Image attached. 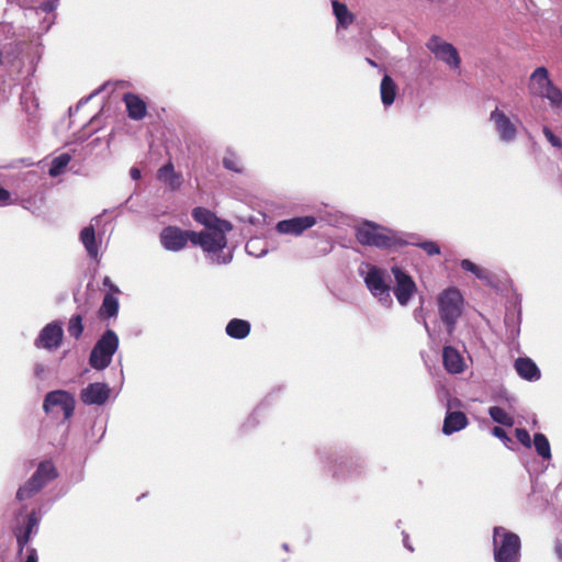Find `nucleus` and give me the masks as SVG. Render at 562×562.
Returning a JSON list of instances; mask_svg holds the SVG:
<instances>
[{
	"mask_svg": "<svg viewBox=\"0 0 562 562\" xmlns=\"http://www.w3.org/2000/svg\"><path fill=\"white\" fill-rule=\"evenodd\" d=\"M517 374L526 381L535 382L541 378V371L537 363L528 357H519L514 362Z\"/></svg>",
	"mask_w": 562,
	"mask_h": 562,
	"instance_id": "nucleus-19",
	"label": "nucleus"
},
{
	"mask_svg": "<svg viewBox=\"0 0 562 562\" xmlns=\"http://www.w3.org/2000/svg\"><path fill=\"white\" fill-rule=\"evenodd\" d=\"M403 246L412 245L423 249L428 256H435L440 254L439 245L429 239H422L416 234H411L407 238H403Z\"/></svg>",
	"mask_w": 562,
	"mask_h": 562,
	"instance_id": "nucleus-26",
	"label": "nucleus"
},
{
	"mask_svg": "<svg viewBox=\"0 0 562 562\" xmlns=\"http://www.w3.org/2000/svg\"><path fill=\"white\" fill-rule=\"evenodd\" d=\"M333 13L337 21V29H346L353 22V15L348 10L345 3L334 0L331 2Z\"/></svg>",
	"mask_w": 562,
	"mask_h": 562,
	"instance_id": "nucleus-27",
	"label": "nucleus"
},
{
	"mask_svg": "<svg viewBox=\"0 0 562 562\" xmlns=\"http://www.w3.org/2000/svg\"><path fill=\"white\" fill-rule=\"evenodd\" d=\"M282 547H283L284 550H288V544L286 543H283Z\"/></svg>",
	"mask_w": 562,
	"mask_h": 562,
	"instance_id": "nucleus-58",
	"label": "nucleus"
},
{
	"mask_svg": "<svg viewBox=\"0 0 562 562\" xmlns=\"http://www.w3.org/2000/svg\"><path fill=\"white\" fill-rule=\"evenodd\" d=\"M259 244L260 239L258 238L248 240L245 247L246 252L257 258L265 256L268 252V250L265 248L259 249Z\"/></svg>",
	"mask_w": 562,
	"mask_h": 562,
	"instance_id": "nucleus-39",
	"label": "nucleus"
},
{
	"mask_svg": "<svg viewBox=\"0 0 562 562\" xmlns=\"http://www.w3.org/2000/svg\"><path fill=\"white\" fill-rule=\"evenodd\" d=\"M532 446L535 447L537 454L541 457L543 460L551 459V446L544 434L536 432L533 435Z\"/></svg>",
	"mask_w": 562,
	"mask_h": 562,
	"instance_id": "nucleus-30",
	"label": "nucleus"
},
{
	"mask_svg": "<svg viewBox=\"0 0 562 562\" xmlns=\"http://www.w3.org/2000/svg\"><path fill=\"white\" fill-rule=\"evenodd\" d=\"M315 458L338 483H350L361 480L367 473V463L358 453H347L333 446L315 448Z\"/></svg>",
	"mask_w": 562,
	"mask_h": 562,
	"instance_id": "nucleus-2",
	"label": "nucleus"
},
{
	"mask_svg": "<svg viewBox=\"0 0 562 562\" xmlns=\"http://www.w3.org/2000/svg\"><path fill=\"white\" fill-rule=\"evenodd\" d=\"M413 316H414V318H415V321H416V322H418V323H423V318H425V317H424V308H423V304H422L419 307H417V308H415V310H414V312H413Z\"/></svg>",
	"mask_w": 562,
	"mask_h": 562,
	"instance_id": "nucleus-49",
	"label": "nucleus"
},
{
	"mask_svg": "<svg viewBox=\"0 0 562 562\" xmlns=\"http://www.w3.org/2000/svg\"><path fill=\"white\" fill-rule=\"evenodd\" d=\"M464 296L456 286L442 290L437 296L438 315L449 338H452L464 312Z\"/></svg>",
	"mask_w": 562,
	"mask_h": 562,
	"instance_id": "nucleus-4",
	"label": "nucleus"
},
{
	"mask_svg": "<svg viewBox=\"0 0 562 562\" xmlns=\"http://www.w3.org/2000/svg\"><path fill=\"white\" fill-rule=\"evenodd\" d=\"M554 553L557 558L562 561V543L558 540L554 544Z\"/></svg>",
	"mask_w": 562,
	"mask_h": 562,
	"instance_id": "nucleus-51",
	"label": "nucleus"
},
{
	"mask_svg": "<svg viewBox=\"0 0 562 562\" xmlns=\"http://www.w3.org/2000/svg\"><path fill=\"white\" fill-rule=\"evenodd\" d=\"M366 61H367L371 67L379 68V69H380V71H385V69H384L383 67H380V66L378 65V63H376L375 60H373L372 58L367 57V58H366Z\"/></svg>",
	"mask_w": 562,
	"mask_h": 562,
	"instance_id": "nucleus-53",
	"label": "nucleus"
},
{
	"mask_svg": "<svg viewBox=\"0 0 562 562\" xmlns=\"http://www.w3.org/2000/svg\"><path fill=\"white\" fill-rule=\"evenodd\" d=\"M541 98L547 99L552 108L562 105V90L554 86V83L548 87L547 91H543Z\"/></svg>",
	"mask_w": 562,
	"mask_h": 562,
	"instance_id": "nucleus-36",
	"label": "nucleus"
},
{
	"mask_svg": "<svg viewBox=\"0 0 562 562\" xmlns=\"http://www.w3.org/2000/svg\"><path fill=\"white\" fill-rule=\"evenodd\" d=\"M58 475V470L52 460L41 461L30 479L18 488L15 498L19 502L31 499Z\"/></svg>",
	"mask_w": 562,
	"mask_h": 562,
	"instance_id": "nucleus-6",
	"label": "nucleus"
},
{
	"mask_svg": "<svg viewBox=\"0 0 562 562\" xmlns=\"http://www.w3.org/2000/svg\"><path fill=\"white\" fill-rule=\"evenodd\" d=\"M492 434L494 437L501 439L504 443L510 441V438L508 437L507 432L502 427H494Z\"/></svg>",
	"mask_w": 562,
	"mask_h": 562,
	"instance_id": "nucleus-43",
	"label": "nucleus"
},
{
	"mask_svg": "<svg viewBox=\"0 0 562 562\" xmlns=\"http://www.w3.org/2000/svg\"><path fill=\"white\" fill-rule=\"evenodd\" d=\"M251 324L247 319L232 318L225 327V333L228 337L237 340L245 339L249 336Z\"/></svg>",
	"mask_w": 562,
	"mask_h": 562,
	"instance_id": "nucleus-23",
	"label": "nucleus"
},
{
	"mask_svg": "<svg viewBox=\"0 0 562 562\" xmlns=\"http://www.w3.org/2000/svg\"><path fill=\"white\" fill-rule=\"evenodd\" d=\"M65 337L63 322L59 319L47 323L34 339V347L48 352L55 351L63 345Z\"/></svg>",
	"mask_w": 562,
	"mask_h": 562,
	"instance_id": "nucleus-11",
	"label": "nucleus"
},
{
	"mask_svg": "<svg viewBox=\"0 0 562 562\" xmlns=\"http://www.w3.org/2000/svg\"><path fill=\"white\" fill-rule=\"evenodd\" d=\"M22 205L24 209L31 210L33 214H36V215L40 214V207L38 206L33 207L31 199L23 200Z\"/></svg>",
	"mask_w": 562,
	"mask_h": 562,
	"instance_id": "nucleus-48",
	"label": "nucleus"
},
{
	"mask_svg": "<svg viewBox=\"0 0 562 562\" xmlns=\"http://www.w3.org/2000/svg\"><path fill=\"white\" fill-rule=\"evenodd\" d=\"M490 120L494 123L495 130L503 143H512L517 137V126L508 115L496 108L491 112Z\"/></svg>",
	"mask_w": 562,
	"mask_h": 562,
	"instance_id": "nucleus-17",
	"label": "nucleus"
},
{
	"mask_svg": "<svg viewBox=\"0 0 562 562\" xmlns=\"http://www.w3.org/2000/svg\"><path fill=\"white\" fill-rule=\"evenodd\" d=\"M469 424V419L467 415L461 411H448L446 413L442 432L446 436H450L457 431L464 429Z\"/></svg>",
	"mask_w": 562,
	"mask_h": 562,
	"instance_id": "nucleus-21",
	"label": "nucleus"
},
{
	"mask_svg": "<svg viewBox=\"0 0 562 562\" xmlns=\"http://www.w3.org/2000/svg\"><path fill=\"white\" fill-rule=\"evenodd\" d=\"M552 80L549 78V71L546 67H537L530 75L529 90L533 95L542 97L543 91H547L548 87L552 85Z\"/></svg>",
	"mask_w": 562,
	"mask_h": 562,
	"instance_id": "nucleus-20",
	"label": "nucleus"
},
{
	"mask_svg": "<svg viewBox=\"0 0 562 562\" xmlns=\"http://www.w3.org/2000/svg\"><path fill=\"white\" fill-rule=\"evenodd\" d=\"M119 346L117 334L113 329L106 328L90 351L89 366L97 371L105 370L111 364Z\"/></svg>",
	"mask_w": 562,
	"mask_h": 562,
	"instance_id": "nucleus-7",
	"label": "nucleus"
},
{
	"mask_svg": "<svg viewBox=\"0 0 562 562\" xmlns=\"http://www.w3.org/2000/svg\"><path fill=\"white\" fill-rule=\"evenodd\" d=\"M316 223L317 218L314 215L294 216L279 221L276 231L283 235L300 236Z\"/></svg>",
	"mask_w": 562,
	"mask_h": 562,
	"instance_id": "nucleus-14",
	"label": "nucleus"
},
{
	"mask_svg": "<svg viewBox=\"0 0 562 562\" xmlns=\"http://www.w3.org/2000/svg\"><path fill=\"white\" fill-rule=\"evenodd\" d=\"M55 407H60L64 418L69 419L74 415L76 407L74 395L65 390L48 392L43 401V409L46 414H50Z\"/></svg>",
	"mask_w": 562,
	"mask_h": 562,
	"instance_id": "nucleus-13",
	"label": "nucleus"
},
{
	"mask_svg": "<svg viewBox=\"0 0 562 562\" xmlns=\"http://www.w3.org/2000/svg\"><path fill=\"white\" fill-rule=\"evenodd\" d=\"M426 47L435 55V57L452 69H458L461 65V58L457 48L442 41L439 36L432 35L426 43Z\"/></svg>",
	"mask_w": 562,
	"mask_h": 562,
	"instance_id": "nucleus-12",
	"label": "nucleus"
},
{
	"mask_svg": "<svg viewBox=\"0 0 562 562\" xmlns=\"http://www.w3.org/2000/svg\"><path fill=\"white\" fill-rule=\"evenodd\" d=\"M192 217L206 228L196 234L209 236L205 238L207 246H203V252L210 262L228 265L233 260V251L224 252V249L227 246L226 234L233 229L232 223L217 217L215 213L202 206L193 209Z\"/></svg>",
	"mask_w": 562,
	"mask_h": 562,
	"instance_id": "nucleus-1",
	"label": "nucleus"
},
{
	"mask_svg": "<svg viewBox=\"0 0 562 562\" xmlns=\"http://www.w3.org/2000/svg\"><path fill=\"white\" fill-rule=\"evenodd\" d=\"M130 119L139 121L147 114V105L137 94L127 92L123 97Z\"/></svg>",
	"mask_w": 562,
	"mask_h": 562,
	"instance_id": "nucleus-22",
	"label": "nucleus"
},
{
	"mask_svg": "<svg viewBox=\"0 0 562 562\" xmlns=\"http://www.w3.org/2000/svg\"><path fill=\"white\" fill-rule=\"evenodd\" d=\"M273 396V393H270L266 396V398L254 409V412L248 416L246 422L241 425L243 430H249L255 428L259 424L258 415L262 408L268 406L270 398Z\"/></svg>",
	"mask_w": 562,
	"mask_h": 562,
	"instance_id": "nucleus-34",
	"label": "nucleus"
},
{
	"mask_svg": "<svg viewBox=\"0 0 562 562\" xmlns=\"http://www.w3.org/2000/svg\"><path fill=\"white\" fill-rule=\"evenodd\" d=\"M80 241L82 243L88 256L92 259L99 256V241L95 237L93 225H88L80 231Z\"/></svg>",
	"mask_w": 562,
	"mask_h": 562,
	"instance_id": "nucleus-24",
	"label": "nucleus"
},
{
	"mask_svg": "<svg viewBox=\"0 0 562 562\" xmlns=\"http://www.w3.org/2000/svg\"><path fill=\"white\" fill-rule=\"evenodd\" d=\"M24 562H38V555L35 548H26V558Z\"/></svg>",
	"mask_w": 562,
	"mask_h": 562,
	"instance_id": "nucleus-45",
	"label": "nucleus"
},
{
	"mask_svg": "<svg viewBox=\"0 0 562 562\" xmlns=\"http://www.w3.org/2000/svg\"><path fill=\"white\" fill-rule=\"evenodd\" d=\"M493 543L495 562H519L521 542L517 533L495 527Z\"/></svg>",
	"mask_w": 562,
	"mask_h": 562,
	"instance_id": "nucleus-8",
	"label": "nucleus"
},
{
	"mask_svg": "<svg viewBox=\"0 0 562 562\" xmlns=\"http://www.w3.org/2000/svg\"><path fill=\"white\" fill-rule=\"evenodd\" d=\"M86 105V102H83L82 98L79 100L78 104H77V109L81 108Z\"/></svg>",
	"mask_w": 562,
	"mask_h": 562,
	"instance_id": "nucleus-56",
	"label": "nucleus"
},
{
	"mask_svg": "<svg viewBox=\"0 0 562 562\" xmlns=\"http://www.w3.org/2000/svg\"><path fill=\"white\" fill-rule=\"evenodd\" d=\"M120 303L116 296L112 293H106L103 296L101 306L99 308V316L101 318L116 317L119 314Z\"/></svg>",
	"mask_w": 562,
	"mask_h": 562,
	"instance_id": "nucleus-28",
	"label": "nucleus"
},
{
	"mask_svg": "<svg viewBox=\"0 0 562 562\" xmlns=\"http://www.w3.org/2000/svg\"><path fill=\"white\" fill-rule=\"evenodd\" d=\"M46 374V366L44 363L37 362L34 364V375L37 379H44Z\"/></svg>",
	"mask_w": 562,
	"mask_h": 562,
	"instance_id": "nucleus-44",
	"label": "nucleus"
},
{
	"mask_svg": "<svg viewBox=\"0 0 562 562\" xmlns=\"http://www.w3.org/2000/svg\"><path fill=\"white\" fill-rule=\"evenodd\" d=\"M41 519H42L41 513L33 509L26 516L24 526L15 529L14 535H15V539H16L19 554H21L23 552L24 548L30 542L32 537L38 532V526H40Z\"/></svg>",
	"mask_w": 562,
	"mask_h": 562,
	"instance_id": "nucleus-16",
	"label": "nucleus"
},
{
	"mask_svg": "<svg viewBox=\"0 0 562 562\" xmlns=\"http://www.w3.org/2000/svg\"><path fill=\"white\" fill-rule=\"evenodd\" d=\"M403 543L406 549H408L409 551H414L413 547L411 546V543L408 541V535H406V533H404Z\"/></svg>",
	"mask_w": 562,
	"mask_h": 562,
	"instance_id": "nucleus-54",
	"label": "nucleus"
},
{
	"mask_svg": "<svg viewBox=\"0 0 562 562\" xmlns=\"http://www.w3.org/2000/svg\"><path fill=\"white\" fill-rule=\"evenodd\" d=\"M130 176H131V178H132L133 180H139V179H140V177H142V172H140V170H139L138 168H136V167H132V168L130 169Z\"/></svg>",
	"mask_w": 562,
	"mask_h": 562,
	"instance_id": "nucleus-50",
	"label": "nucleus"
},
{
	"mask_svg": "<svg viewBox=\"0 0 562 562\" xmlns=\"http://www.w3.org/2000/svg\"><path fill=\"white\" fill-rule=\"evenodd\" d=\"M223 167L227 170L240 173L243 171L239 157L232 150H227L223 157Z\"/></svg>",
	"mask_w": 562,
	"mask_h": 562,
	"instance_id": "nucleus-37",
	"label": "nucleus"
},
{
	"mask_svg": "<svg viewBox=\"0 0 562 562\" xmlns=\"http://www.w3.org/2000/svg\"><path fill=\"white\" fill-rule=\"evenodd\" d=\"M504 322L508 338L515 339L518 337L520 333V312L517 315L514 312H507Z\"/></svg>",
	"mask_w": 562,
	"mask_h": 562,
	"instance_id": "nucleus-32",
	"label": "nucleus"
},
{
	"mask_svg": "<svg viewBox=\"0 0 562 562\" xmlns=\"http://www.w3.org/2000/svg\"><path fill=\"white\" fill-rule=\"evenodd\" d=\"M3 54L0 52V64L2 63Z\"/></svg>",
	"mask_w": 562,
	"mask_h": 562,
	"instance_id": "nucleus-57",
	"label": "nucleus"
},
{
	"mask_svg": "<svg viewBox=\"0 0 562 562\" xmlns=\"http://www.w3.org/2000/svg\"><path fill=\"white\" fill-rule=\"evenodd\" d=\"M207 237L196 234L194 231H183L177 226H167L162 228L159 235L162 247L168 251H180L187 246L188 241L203 249V246H207L205 240Z\"/></svg>",
	"mask_w": 562,
	"mask_h": 562,
	"instance_id": "nucleus-9",
	"label": "nucleus"
},
{
	"mask_svg": "<svg viewBox=\"0 0 562 562\" xmlns=\"http://www.w3.org/2000/svg\"><path fill=\"white\" fill-rule=\"evenodd\" d=\"M515 436L517 440L526 448L532 447V440L526 428H516Z\"/></svg>",
	"mask_w": 562,
	"mask_h": 562,
	"instance_id": "nucleus-40",
	"label": "nucleus"
},
{
	"mask_svg": "<svg viewBox=\"0 0 562 562\" xmlns=\"http://www.w3.org/2000/svg\"><path fill=\"white\" fill-rule=\"evenodd\" d=\"M357 241L366 247L391 250L403 247V234L372 221H363L355 231Z\"/></svg>",
	"mask_w": 562,
	"mask_h": 562,
	"instance_id": "nucleus-3",
	"label": "nucleus"
},
{
	"mask_svg": "<svg viewBox=\"0 0 562 562\" xmlns=\"http://www.w3.org/2000/svg\"><path fill=\"white\" fill-rule=\"evenodd\" d=\"M58 0H46L40 4L38 9L44 13H50L56 10Z\"/></svg>",
	"mask_w": 562,
	"mask_h": 562,
	"instance_id": "nucleus-42",
	"label": "nucleus"
},
{
	"mask_svg": "<svg viewBox=\"0 0 562 562\" xmlns=\"http://www.w3.org/2000/svg\"><path fill=\"white\" fill-rule=\"evenodd\" d=\"M391 273L394 277L391 292L401 306H407L418 291L417 284L409 272L400 266H392Z\"/></svg>",
	"mask_w": 562,
	"mask_h": 562,
	"instance_id": "nucleus-10",
	"label": "nucleus"
},
{
	"mask_svg": "<svg viewBox=\"0 0 562 562\" xmlns=\"http://www.w3.org/2000/svg\"><path fill=\"white\" fill-rule=\"evenodd\" d=\"M380 95L385 108L391 106L397 95V86L390 75L384 74L380 83Z\"/></svg>",
	"mask_w": 562,
	"mask_h": 562,
	"instance_id": "nucleus-25",
	"label": "nucleus"
},
{
	"mask_svg": "<svg viewBox=\"0 0 562 562\" xmlns=\"http://www.w3.org/2000/svg\"><path fill=\"white\" fill-rule=\"evenodd\" d=\"M108 85H109V82H105V83H103L102 86H100L98 89H95L94 91H92L89 95L83 97V98H82L83 102H86V104H87L90 100H92V99H93L94 97H97L100 92H102V91L106 88V86H108Z\"/></svg>",
	"mask_w": 562,
	"mask_h": 562,
	"instance_id": "nucleus-47",
	"label": "nucleus"
},
{
	"mask_svg": "<svg viewBox=\"0 0 562 562\" xmlns=\"http://www.w3.org/2000/svg\"><path fill=\"white\" fill-rule=\"evenodd\" d=\"M83 329H85V327H83L82 315L79 313L71 315V317L68 321V326H67L68 334L72 338L79 339L83 334Z\"/></svg>",
	"mask_w": 562,
	"mask_h": 562,
	"instance_id": "nucleus-35",
	"label": "nucleus"
},
{
	"mask_svg": "<svg viewBox=\"0 0 562 562\" xmlns=\"http://www.w3.org/2000/svg\"><path fill=\"white\" fill-rule=\"evenodd\" d=\"M71 160V155L69 153H63L60 155H58L57 157H55L50 165H49V169H48V175L52 177V178H56L58 176H60L66 167L68 166V164L70 162Z\"/></svg>",
	"mask_w": 562,
	"mask_h": 562,
	"instance_id": "nucleus-31",
	"label": "nucleus"
},
{
	"mask_svg": "<svg viewBox=\"0 0 562 562\" xmlns=\"http://www.w3.org/2000/svg\"><path fill=\"white\" fill-rule=\"evenodd\" d=\"M102 284L111 291L112 294L120 293L119 286H116L110 279V277H104L102 280Z\"/></svg>",
	"mask_w": 562,
	"mask_h": 562,
	"instance_id": "nucleus-46",
	"label": "nucleus"
},
{
	"mask_svg": "<svg viewBox=\"0 0 562 562\" xmlns=\"http://www.w3.org/2000/svg\"><path fill=\"white\" fill-rule=\"evenodd\" d=\"M504 401L508 404L509 407H513L517 400L514 395L505 393Z\"/></svg>",
	"mask_w": 562,
	"mask_h": 562,
	"instance_id": "nucleus-52",
	"label": "nucleus"
},
{
	"mask_svg": "<svg viewBox=\"0 0 562 562\" xmlns=\"http://www.w3.org/2000/svg\"><path fill=\"white\" fill-rule=\"evenodd\" d=\"M542 133L546 139L555 148L562 147V140L548 126H543Z\"/></svg>",
	"mask_w": 562,
	"mask_h": 562,
	"instance_id": "nucleus-41",
	"label": "nucleus"
},
{
	"mask_svg": "<svg viewBox=\"0 0 562 562\" xmlns=\"http://www.w3.org/2000/svg\"><path fill=\"white\" fill-rule=\"evenodd\" d=\"M158 177L166 183L172 184L175 179L178 178L172 162L165 164L158 169Z\"/></svg>",
	"mask_w": 562,
	"mask_h": 562,
	"instance_id": "nucleus-38",
	"label": "nucleus"
},
{
	"mask_svg": "<svg viewBox=\"0 0 562 562\" xmlns=\"http://www.w3.org/2000/svg\"><path fill=\"white\" fill-rule=\"evenodd\" d=\"M488 415L493 422L502 426L512 427L514 425V418L499 406H491L488 408Z\"/></svg>",
	"mask_w": 562,
	"mask_h": 562,
	"instance_id": "nucleus-33",
	"label": "nucleus"
},
{
	"mask_svg": "<svg viewBox=\"0 0 562 562\" xmlns=\"http://www.w3.org/2000/svg\"><path fill=\"white\" fill-rule=\"evenodd\" d=\"M422 324H423L426 333L428 334V336H431V330H430L429 325H428V323L426 322L425 318H423V323Z\"/></svg>",
	"mask_w": 562,
	"mask_h": 562,
	"instance_id": "nucleus-55",
	"label": "nucleus"
},
{
	"mask_svg": "<svg viewBox=\"0 0 562 562\" xmlns=\"http://www.w3.org/2000/svg\"><path fill=\"white\" fill-rule=\"evenodd\" d=\"M359 276L376 301L384 307L393 305L391 296V285L389 283L390 276L387 271L381 267L371 263H361L358 270Z\"/></svg>",
	"mask_w": 562,
	"mask_h": 562,
	"instance_id": "nucleus-5",
	"label": "nucleus"
},
{
	"mask_svg": "<svg viewBox=\"0 0 562 562\" xmlns=\"http://www.w3.org/2000/svg\"><path fill=\"white\" fill-rule=\"evenodd\" d=\"M442 366L450 374H460L467 369V362L463 355L450 345V338L446 339L442 348Z\"/></svg>",
	"mask_w": 562,
	"mask_h": 562,
	"instance_id": "nucleus-18",
	"label": "nucleus"
},
{
	"mask_svg": "<svg viewBox=\"0 0 562 562\" xmlns=\"http://www.w3.org/2000/svg\"><path fill=\"white\" fill-rule=\"evenodd\" d=\"M460 267L462 270L474 274L476 279L484 281L487 284L492 282V273L488 270L479 267L470 259H462L460 261Z\"/></svg>",
	"mask_w": 562,
	"mask_h": 562,
	"instance_id": "nucleus-29",
	"label": "nucleus"
},
{
	"mask_svg": "<svg viewBox=\"0 0 562 562\" xmlns=\"http://www.w3.org/2000/svg\"><path fill=\"white\" fill-rule=\"evenodd\" d=\"M111 395V387L104 382H92L80 391V401L85 405H104Z\"/></svg>",
	"mask_w": 562,
	"mask_h": 562,
	"instance_id": "nucleus-15",
	"label": "nucleus"
}]
</instances>
